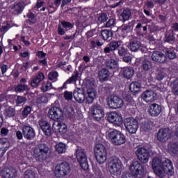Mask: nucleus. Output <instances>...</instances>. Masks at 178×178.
Wrapping results in <instances>:
<instances>
[{
	"instance_id": "f257e3e1",
	"label": "nucleus",
	"mask_w": 178,
	"mask_h": 178,
	"mask_svg": "<svg viewBox=\"0 0 178 178\" xmlns=\"http://www.w3.org/2000/svg\"><path fill=\"white\" fill-rule=\"evenodd\" d=\"M152 168L160 178H163L166 175L172 176L173 173V165L172 161L168 159L161 160L159 157H154L152 161Z\"/></svg>"
},
{
	"instance_id": "f03ea898",
	"label": "nucleus",
	"mask_w": 178,
	"mask_h": 178,
	"mask_svg": "<svg viewBox=\"0 0 178 178\" xmlns=\"http://www.w3.org/2000/svg\"><path fill=\"white\" fill-rule=\"evenodd\" d=\"M94 87H95L94 82L90 81H87L86 88L88 91V97L86 98V95L84 94V89H75L73 93L75 101L79 104H83L84 101L86 104H92V102L95 99V96L97 95V92H95Z\"/></svg>"
},
{
	"instance_id": "7ed1b4c3",
	"label": "nucleus",
	"mask_w": 178,
	"mask_h": 178,
	"mask_svg": "<svg viewBox=\"0 0 178 178\" xmlns=\"http://www.w3.org/2000/svg\"><path fill=\"white\" fill-rule=\"evenodd\" d=\"M49 147L45 144L38 145L33 151V156L36 161L43 162L48 158Z\"/></svg>"
},
{
	"instance_id": "20e7f679",
	"label": "nucleus",
	"mask_w": 178,
	"mask_h": 178,
	"mask_svg": "<svg viewBox=\"0 0 178 178\" xmlns=\"http://www.w3.org/2000/svg\"><path fill=\"white\" fill-rule=\"evenodd\" d=\"M122 168H123V164L120 159L116 157L111 159L109 162V170L111 175L120 176V175H122Z\"/></svg>"
},
{
	"instance_id": "39448f33",
	"label": "nucleus",
	"mask_w": 178,
	"mask_h": 178,
	"mask_svg": "<svg viewBox=\"0 0 178 178\" xmlns=\"http://www.w3.org/2000/svg\"><path fill=\"white\" fill-rule=\"evenodd\" d=\"M69 173H70V164L66 161L58 164L55 168L54 175L56 177H65Z\"/></svg>"
},
{
	"instance_id": "423d86ee",
	"label": "nucleus",
	"mask_w": 178,
	"mask_h": 178,
	"mask_svg": "<svg viewBox=\"0 0 178 178\" xmlns=\"http://www.w3.org/2000/svg\"><path fill=\"white\" fill-rule=\"evenodd\" d=\"M95 155L97 162H98L99 165L105 163L106 161V149L105 148V146L101 143L96 145Z\"/></svg>"
},
{
	"instance_id": "0eeeda50",
	"label": "nucleus",
	"mask_w": 178,
	"mask_h": 178,
	"mask_svg": "<svg viewBox=\"0 0 178 178\" xmlns=\"http://www.w3.org/2000/svg\"><path fill=\"white\" fill-rule=\"evenodd\" d=\"M109 138L114 145H122L126 143V136L118 130H113L109 133Z\"/></svg>"
},
{
	"instance_id": "6e6552de",
	"label": "nucleus",
	"mask_w": 178,
	"mask_h": 178,
	"mask_svg": "<svg viewBox=\"0 0 178 178\" xmlns=\"http://www.w3.org/2000/svg\"><path fill=\"white\" fill-rule=\"evenodd\" d=\"M126 130L131 134H136L138 130V118H128L124 120Z\"/></svg>"
},
{
	"instance_id": "1a4fd4ad",
	"label": "nucleus",
	"mask_w": 178,
	"mask_h": 178,
	"mask_svg": "<svg viewBox=\"0 0 178 178\" xmlns=\"http://www.w3.org/2000/svg\"><path fill=\"white\" fill-rule=\"evenodd\" d=\"M76 156L81 168H82L83 170H87V169H88V161H87V155L86 154L84 149H76Z\"/></svg>"
},
{
	"instance_id": "9d476101",
	"label": "nucleus",
	"mask_w": 178,
	"mask_h": 178,
	"mask_svg": "<svg viewBox=\"0 0 178 178\" xmlns=\"http://www.w3.org/2000/svg\"><path fill=\"white\" fill-rule=\"evenodd\" d=\"M136 155L142 163H147L149 159V152L144 147H138L136 150Z\"/></svg>"
},
{
	"instance_id": "9b49d317",
	"label": "nucleus",
	"mask_w": 178,
	"mask_h": 178,
	"mask_svg": "<svg viewBox=\"0 0 178 178\" xmlns=\"http://www.w3.org/2000/svg\"><path fill=\"white\" fill-rule=\"evenodd\" d=\"M131 176H135L138 178V176H141L144 173V167L138 161H134L130 166Z\"/></svg>"
},
{
	"instance_id": "f8f14e48",
	"label": "nucleus",
	"mask_w": 178,
	"mask_h": 178,
	"mask_svg": "<svg viewBox=\"0 0 178 178\" xmlns=\"http://www.w3.org/2000/svg\"><path fill=\"white\" fill-rule=\"evenodd\" d=\"M48 118L53 120H60L63 118V112L59 107H51L48 111Z\"/></svg>"
},
{
	"instance_id": "ddd939ff",
	"label": "nucleus",
	"mask_w": 178,
	"mask_h": 178,
	"mask_svg": "<svg viewBox=\"0 0 178 178\" xmlns=\"http://www.w3.org/2000/svg\"><path fill=\"white\" fill-rule=\"evenodd\" d=\"M141 98L145 101V102H147V104H151V102L156 101L158 94H156L154 90H147L142 93Z\"/></svg>"
},
{
	"instance_id": "4468645a",
	"label": "nucleus",
	"mask_w": 178,
	"mask_h": 178,
	"mask_svg": "<svg viewBox=\"0 0 178 178\" xmlns=\"http://www.w3.org/2000/svg\"><path fill=\"white\" fill-rule=\"evenodd\" d=\"M108 106L113 109H118L123 106V99L119 96L111 95L108 97Z\"/></svg>"
},
{
	"instance_id": "2eb2a0df",
	"label": "nucleus",
	"mask_w": 178,
	"mask_h": 178,
	"mask_svg": "<svg viewBox=\"0 0 178 178\" xmlns=\"http://www.w3.org/2000/svg\"><path fill=\"white\" fill-rule=\"evenodd\" d=\"M108 121L115 126H120L123 123V118L116 112H111L108 114Z\"/></svg>"
},
{
	"instance_id": "dca6fc26",
	"label": "nucleus",
	"mask_w": 178,
	"mask_h": 178,
	"mask_svg": "<svg viewBox=\"0 0 178 178\" xmlns=\"http://www.w3.org/2000/svg\"><path fill=\"white\" fill-rule=\"evenodd\" d=\"M151 58L152 60H154V62H156L157 63H166L168 60V57H166V55H165V54H163L162 51H153Z\"/></svg>"
},
{
	"instance_id": "f3484780",
	"label": "nucleus",
	"mask_w": 178,
	"mask_h": 178,
	"mask_svg": "<svg viewBox=\"0 0 178 178\" xmlns=\"http://www.w3.org/2000/svg\"><path fill=\"white\" fill-rule=\"evenodd\" d=\"M128 48L131 52H137L141 48V42L136 37L130 36Z\"/></svg>"
},
{
	"instance_id": "a211bd4d",
	"label": "nucleus",
	"mask_w": 178,
	"mask_h": 178,
	"mask_svg": "<svg viewBox=\"0 0 178 178\" xmlns=\"http://www.w3.org/2000/svg\"><path fill=\"white\" fill-rule=\"evenodd\" d=\"M170 138V130L168 128L159 129L157 133V140L161 143H166Z\"/></svg>"
},
{
	"instance_id": "6ab92c4d",
	"label": "nucleus",
	"mask_w": 178,
	"mask_h": 178,
	"mask_svg": "<svg viewBox=\"0 0 178 178\" xmlns=\"http://www.w3.org/2000/svg\"><path fill=\"white\" fill-rule=\"evenodd\" d=\"M92 115L95 120H101L104 116H105V111H104V108L99 105L93 106L92 110Z\"/></svg>"
},
{
	"instance_id": "aec40b11",
	"label": "nucleus",
	"mask_w": 178,
	"mask_h": 178,
	"mask_svg": "<svg viewBox=\"0 0 178 178\" xmlns=\"http://www.w3.org/2000/svg\"><path fill=\"white\" fill-rule=\"evenodd\" d=\"M52 129L56 133H59L60 134H66L67 131V127L65 124H62L58 121H56L52 124Z\"/></svg>"
},
{
	"instance_id": "412c9836",
	"label": "nucleus",
	"mask_w": 178,
	"mask_h": 178,
	"mask_svg": "<svg viewBox=\"0 0 178 178\" xmlns=\"http://www.w3.org/2000/svg\"><path fill=\"white\" fill-rule=\"evenodd\" d=\"M162 112V107L158 104H152L149 106L148 113L150 116H159Z\"/></svg>"
},
{
	"instance_id": "4be33fe9",
	"label": "nucleus",
	"mask_w": 178,
	"mask_h": 178,
	"mask_svg": "<svg viewBox=\"0 0 178 178\" xmlns=\"http://www.w3.org/2000/svg\"><path fill=\"white\" fill-rule=\"evenodd\" d=\"M22 133L26 140H33L35 137V131L30 126H24L22 129Z\"/></svg>"
},
{
	"instance_id": "5701e85b",
	"label": "nucleus",
	"mask_w": 178,
	"mask_h": 178,
	"mask_svg": "<svg viewBox=\"0 0 178 178\" xmlns=\"http://www.w3.org/2000/svg\"><path fill=\"white\" fill-rule=\"evenodd\" d=\"M39 126H40L41 130L44 132L45 136H50L52 135V131L51 130V125L45 120L42 119L39 121Z\"/></svg>"
},
{
	"instance_id": "b1692460",
	"label": "nucleus",
	"mask_w": 178,
	"mask_h": 178,
	"mask_svg": "<svg viewBox=\"0 0 178 178\" xmlns=\"http://www.w3.org/2000/svg\"><path fill=\"white\" fill-rule=\"evenodd\" d=\"M3 178H15L17 176V170L13 168H4L1 171Z\"/></svg>"
},
{
	"instance_id": "393cba45",
	"label": "nucleus",
	"mask_w": 178,
	"mask_h": 178,
	"mask_svg": "<svg viewBox=\"0 0 178 178\" xmlns=\"http://www.w3.org/2000/svg\"><path fill=\"white\" fill-rule=\"evenodd\" d=\"M117 31L120 37L125 38V37H127V34L131 31V25L130 24H124L120 26Z\"/></svg>"
},
{
	"instance_id": "a878e982",
	"label": "nucleus",
	"mask_w": 178,
	"mask_h": 178,
	"mask_svg": "<svg viewBox=\"0 0 178 178\" xmlns=\"http://www.w3.org/2000/svg\"><path fill=\"white\" fill-rule=\"evenodd\" d=\"M10 147V143L6 138L0 139V158L5 154L8 149Z\"/></svg>"
},
{
	"instance_id": "bb28decb",
	"label": "nucleus",
	"mask_w": 178,
	"mask_h": 178,
	"mask_svg": "<svg viewBox=\"0 0 178 178\" xmlns=\"http://www.w3.org/2000/svg\"><path fill=\"white\" fill-rule=\"evenodd\" d=\"M24 6V3L22 2L14 4L13 7L12 8L13 15H15V16L20 15V13L23 12Z\"/></svg>"
},
{
	"instance_id": "cd10ccee",
	"label": "nucleus",
	"mask_w": 178,
	"mask_h": 178,
	"mask_svg": "<svg viewBox=\"0 0 178 178\" xmlns=\"http://www.w3.org/2000/svg\"><path fill=\"white\" fill-rule=\"evenodd\" d=\"M122 73L125 79H131L134 75V69L132 67H125L122 69Z\"/></svg>"
},
{
	"instance_id": "c85d7f7f",
	"label": "nucleus",
	"mask_w": 178,
	"mask_h": 178,
	"mask_svg": "<svg viewBox=\"0 0 178 178\" xmlns=\"http://www.w3.org/2000/svg\"><path fill=\"white\" fill-rule=\"evenodd\" d=\"M131 16V10L129 8H125L120 15V19L121 22H127Z\"/></svg>"
},
{
	"instance_id": "c756f323",
	"label": "nucleus",
	"mask_w": 178,
	"mask_h": 178,
	"mask_svg": "<svg viewBox=\"0 0 178 178\" xmlns=\"http://www.w3.org/2000/svg\"><path fill=\"white\" fill-rule=\"evenodd\" d=\"M98 76L100 81H107L109 79V71L107 69L103 68L99 71Z\"/></svg>"
},
{
	"instance_id": "7c9ffc66",
	"label": "nucleus",
	"mask_w": 178,
	"mask_h": 178,
	"mask_svg": "<svg viewBox=\"0 0 178 178\" xmlns=\"http://www.w3.org/2000/svg\"><path fill=\"white\" fill-rule=\"evenodd\" d=\"M141 88V85L138 82H132L129 86V90L131 92H133L135 95L138 94Z\"/></svg>"
},
{
	"instance_id": "2f4dec72",
	"label": "nucleus",
	"mask_w": 178,
	"mask_h": 178,
	"mask_svg": "<svg viewBox=\"0 0 178 178\" xmlns=\"http://www.w3.org/2000/svg\"><path fill=\"white\" fill-rule=\"evenodd\" d=\"M168 148L170 152L173 155H178V142H172L169 143Z\"/></svg>"
},
{
	"instance_id": "473e14b6",
	"label": "nucleus",
	"mask_w": 178,
	"mask_h": 178,
	"mask_svg": "<svg viewBox=\"0 0 178 178\" xmlns=\"http://www.w3.org/2000/svg\"><path fill=\"white\" fill-rule=\"evenodd\" d=\"M16 115V110L12 107H7L4 110V116L6 118H13Z\"/></svg>"
},
{
	"instance_id": "72a5a7b5",
	"label": "nucleus",
	"mask_w": 178,
	"mask_h": 178,
	"mask_svg": "<svg viewBox=\"0 0 178 178\" xmlns=\"http://www.w3.org/2000/svg\"><path fill=\"white\" fill-rule=\"evenodd\" d=\"M101 34L103 40H105L106 41H109L111 40V38H112V31L109 30H103L102 31Z\"/></svg>"
},
{
	"instance_id": "f704fd0d",
	"label": "nucleus",
	"mask_w": 178,
	"mask_h": 178,
	"mask_svg": "<svg viewBox=\"0 0 178 178\" xmlns=\"http://www.w3.org/2000/svg\"><path fill=\"white\" fill-rule=\"evenodd\" d=\"M106 66L108 69H116L118 67V62L114 59L106 60Z\"/></svg>"
},
{
	"instance_id": "c9c22d12",
	"label": "nucleus",
	"mask_w": 178,
	"mask_h": 178,
	"mask_svg": "<svg viewBox=\"0 0 178 178\" xmlns=\"http://www.w3.org/2000/svg\"><path fill=\"white\" fill-rule=\"evenodd\" d=\"M142 67L145 72L151 70V69H152V62L148 60H144L142 63Z\"/></svg>"
},
{
	"instance_id": "e433bc0d",
	"label": "nucleus",
	"mask_w": 178,
	"mask_h": 178,
	"mask_svg": "<svg viewBox=\"0 0 178 178\" xmlns=\"http://www.w3.org/2000/svg\"><path fill=\"white\" fill-rule=\"evenodd\" d=\"M175 41V35L173 31H168L165 33V42L172 43Z\"/></svg>"
},
{
	"instance_id": "4c0bfd02",
	"label": "nucleus",
	"mask_w": 178,
	"mask_h": 178,
	"mask_svg": "<svg viewBox=\"0 0 178 178\" xmlns=\"http://www.w3.org/2000/svg\"><path fill=\"white\" fill-rule=\"evenodd\" d=\"M142 129L147 131V130H152V127H154V123L152 121H145L142 124Z\"/></svg>"
},
{
	"instance_id": "58836bf2",
	"label": "nucleus",
	"mask_w": 178,
	"mask_h": 178,
	"mask_svg": "<svg viewBox=\"0 0 178 178\" xmlns=\"http://www.w3.org/2000/svg\"><path fill=\"white\" fill-rule=\"evenodd\" d=\"M56 149L58 154H63V152H66V145H65L63 143L56 144Z\"/></svg>"
},
{
	"instance_id": "ea45409f",
	"label": "nucleus",
	"mask_w": 178,
	"mask_h": 178,
	"mask_svg": "<svg viewBox=\"0 0 178 178\" xmlns=\"http://www.w3.org/2000/svg\"><path fill=\"white\" fill-rule=\"evenodd\" d=\"M120 45H122V41H112L109 44L111 51H116V49H118Z\"/></svg>"
},
{
	"instance_id": "a19ab883",
	"label": "nucleus",
	"mask_w": 178,
	"mask_h": 178,
	"mask_svg": "<svg viewBox=\"0 0 178 178\" xmlns=\"http://www.w3.org/2000/svg\"><path fill=\"white\" fill-rule=\"evenodd\" d=\"M24 178H35V172L31 169H27L24 171Z\"/></svg>"
},
{
	"instance_id": "79ce46f5",
	"label": "nucleus",
	"mask_w": 178,
	"mask_h": 178,
	"mask_svg": "<svg viewBox=\"0 0 178 178\" xmlns=\"http://www.w3.org/2000/svg\"><path fill=\"white\" fill-rule=\"evenodd\" d=\"M77 80H79V72L75 71L72 74V76L67 79V83L72 84V83H76Z\"/></svg>"
},
{
	"instance_id": "37998d69",
	"label": "nucleus",
	"mask_w": 178,
	"mask_h": 178,
	"mask_svg": "<svg viewBox=\"0 0 178 178\" xmlns=\"http://www.w3.org/2000/svg\"><path fill=\"white\" fill-rule=\"evenodd\" d=\"M61 24L63 27V29H65L66 30V31H67V30H70L72 29H73V27H74V25L67 21H62L61 22Z\"/></svg>"
},
{
	"instance_id": "c03bdc74",
	"label": "nucleus",
	"mask_w": 178,
	"mask_h": 178,
	"mask_svg": "<svg viewBox=\"0 0 178 178\" xmlns=\"http://www.w3.org/2000/svg\"><path fill=\"white\" fill-rule=\"evenodd\" d=\"M166 55L170 59H175L176 58V53L175 52V49H168L166 50Z\"/></svg>"
},
{
	"instance_id": "a18cd8bd",
	"label": "nucleus",
	"mask_w": 178,
	"mask_h": 178,
	"mask_svg": "<svg viewBox=\"0 0 178 178\" xmlns=\"http://www.w3.org/2000/svg\"><path fill=\"white\" fill-rule=\"evenodd\" d=\"M51 88H52V83L49 81L44 82L42 85V90L44 92H46V91L51 90Z\"/></svg>"
},
{
	"instance_id": "49530a36",
	"label": "nucleus",
	"mask_w": 178,
	"mask_h": 178,
	"mask_svg": "<svg viewBox=\"0 0 178 178\" xmlns=\"http://www.w3.org/2000/svg\"><path fill=\"white\" fill-rule=\"evenodd\" d=\"M15 90L17 92H23V91H27V90H29V87L27 85L19 84L15 87Z\"/></svg>"
},
{
	"instance_id": "de8ad7c7",
	"label": "nucleus",
	"mask_w": 178,
	"mask_h": 178,
	"mask_svg": "<svg viewBox=\"0 0 178 178\" xmlns=\"http://www.w3.org/2000/svg\"><path fill=\"white\" fill-rule=\"evenodd\" d=\"M140 29H143V31H147V24L144 22H139L136 26V29L138 31H140Z\"/></svg>"
},
{
	"instance_id": "09e8293b",
	"label": "nucleus",
	"mask_w": 178,
	"mask_h": 178,
	"mask_svg": "<svg viewBox=\"0 0 178 178\" xmlns=\"http://www.w3.org/2000/svg\"><path fill=\"white\" fill-rule=\"evenodd\" d=\"M102 90L104 94H106V95H110L111 92H112V87L109 85H106Z\"/></svg>"
},
{
	"instance_id": "8fccbe9b",
	"label": "nucleus",
	"mask_w": 178,
	"mask_h": 178,
	"mask_svg": "<svg viewBox=\"0 0 178 178\" xmlns=\"http://www.w3.org/2000/svg\"><path fill=\"white\" fill-rule=\"evenodd\" d=\"M172 88L173 94H175V95H178V79L173 82Z\"/></svg>"
},
{
	"instance_id": "3c124183",
	"label": "nucleus",
	"mask_w": 178,
	"mask_h": 178,
	"mask_svg": "<svg viewBox=\"0 0 178 178\" xmlns=\"http://www.w3.org/2000/svg\"><path fill=\"white\" fill-rule=\"evenodd\" d=\"M64 98L67 101H72V99H73V92L65 91L64 92Z\"/></svg>"
},
{
	"instance_id": "603ef678",
	"label": "nucleus",
	"mask_w": 178,
	"mask_h": 178,
	"mask_svg": "<svg viewBox=\"0 0 178 178\" xmlns=\"http://www.w3.org/2000/svg\"><path fill=\"white\" fill-rule=\"evenodd\" d=\"M108 20V15L103 13L98 17V22L99 23H105Z\"/></svg>"
},
{
	"instance_id": "864d4df0",
	"label": "nucleus",
	"mask_w": 178,
	"mask_h": 178,
	"mask_svg": "<svg viewBox=\"0 0 178 178\" xmlns=\"http://www.w3.org/2000/svg\"><path fill=\"white\" fill-rule=\"evenodd\" d=\"M127 52H128L127 49H126V48H124L123 47H121L118 49V55L120 56H124L127 55Z\"/></svg>"
},
{
	"instance_id": "5fc2aeb1",
	"label": "nucleus",
	"mask_w": 178,
	"mask_h": 178,
	"mask_svg": "<svg viewBox=\"0 0 178 178\" xmlns=\"http://www.w3.org/2000/svg\"><path fill=\"white\" fill-rule=\"evenodd\" d=\"M30 112H31V108L30 106H26L22 111V115L24 118H27V116L30 115Z\"/></svg>"
},
{
	"instance_id": "6e6d98bb",
	"label": "nucleus",
	"mask_w": 178,
	"mask_h": 178,
	"mask_svg": "<svg viewBox=\"0 0 178 178\" xmlns=\"http://www.w3.org/2000/svg\"><path fill=\"white\" fill-rule=\"evenodd\" d=\"M34 78L41 83L45 79V75H44V73L40 72Z\"/></svg>"
},
{
	"instance_id": "4d7b16f0",
	"label": "nucleus",
	"mask_w": 178,
	"mask_h": 178,
	"mask_svg": "<svg viewBox=\"0 0 178 178\" xmlns=\"http://www.w3.org/2000/svg\"><path fill=\"white\" fill-rule=\"evenodd\" d=\"M65 113L67 116H68L69 118H72V116L74 115V109H73V108L72 107H68L67 108V111H65Z\"/></svg>"
},
{
	"instance_id": "13d9d810",
	"label": "nucleus",
	"mask_w": 178,
	"mask_h": 178,
	"mask_svg": "<svg viewBox=\"0 0 178 178\" xmlns=\"http://www.w3.org/2000/svg\"><path fill=\"white\" fill-rule=\"evenodd\" d=\"M38 104H45L46 102H48V98L45 96H40L37 99Z\"/></svg>"
},
{
	"instance_id": "bf43d9fd",
	"label": "nucleus",
	"mask_w": 178,
	"mask_h": 178,
	"mask_svg": "<svg viewBox=\"0 0 178 178\" xmlns=\"http://www.w3.org/2000/svg\"><path fill=\"white\" fill-rule=\"evenodd\" d=\"M38 79H36L35 78H33L31 81V87H33V88H37V87L38 86V85L40 84Z\"/></svg>"
},
{
	"instance_id": "052dcab7",
	"label": "nucleus",
	"mask_w": 178,
	"mask_h": 178,
	"mask_svg": "<svg viewBox=\"0 0 178 178\" xmlns=\"http://www.w3.org/2000/svg\"><path fill=\"white\" fill-rule=\"evenodd\" d=\"M49 80H56L58 79V72H51L49 74Z\"/></svg>"
},
{
	"instance_id": "680f3d73",
	"label": "nucleus",
	"mask_w": 178,
	"mask_h": 178,
	"mask_svg": "<svg viewBox=\"0 0 178 178\" xmlns=\"http://www.w3.org/2000/svg\"><path fill=\"white\" fill-rule=\"evenodd\" d=\"M115 23H116V20L114 18L110 19L106 23V27H112V26H115Z\"/></svg>"
},
{
	"instance_id": "e2e57ef3",
	"label": "nucleus",
	"mask_w": 178,
	"mask_h": 178,
	"mask_svg": "<svg viewBox=\"0 0 178 178\" xmlns=\"http://www.w3.org/2000/svg\"><path fill=\"white\" fill-rule=\"evenodd\" d=\"M27 101V99L26 97L22 96H18L16 99L17 104H23V102H26Z\"/></svg>"
},
{
	"instance_id": "0e129e2a",
	"label": "nucleus",
	"mask_w": 178,
	"mask_h": 178,
	"mask_svg": "<svg viewBox=\"0 0 178 178\" xmlns=\"http://www.w3.org/2000/svg\"><path fill=\"white\" fill-rule=\"evenodd\" d=\"M122 60L124 62H126V63H130V62H131V56L130 55H125L123 58Z\"/></svg>"
},
{
	"instance_id": "69168bd1",
	"label": "nucleus",
	"mask_w": 178,
	"mask_h": 178,
	"mask_svg": "<svg viewBox=\"0 0 178 178\" xmlns=\"http://www.w3.org/2000/svg\"><path fill=\"white\" fill-rule=\"evenodd\" d=\"M45 3L44 1H42L41 0H38L35 8H36V9H40V8H42V6H44V4Z\"/></svg>"
},
{
	"instance_id": "338daca9",
	"label": "nucleus",
	"mask_w": 178,
	"mask_h": 178,
	"mask_svg": "<svg viewBox=\"0 0 178 178\" xmlns=\"http://www.w3.org/2000/svg\"><path fill=\"white\" fill-rule=\"evenodd\" d=\"M36 55H37V56H38V58H40L41 59H44V58H45V56H47V54L44 53V51H38Z\"/></svg>"
},
{
	"instance_id": "774afa93",
	"label": "nucleus",
	"mask_w": 178,
	"mask_h": 178,
	"mask_svg": "<svg viewBox=\"0 0 178 178\" xmlns=\"http://www.w3.org/2000/svg\"><path fill=\"white\" fill-rule=\"evenodd\" d=\"M122 178H137L134 175H130V173L123 174Z\"/></svg>"
}]
</instances>
